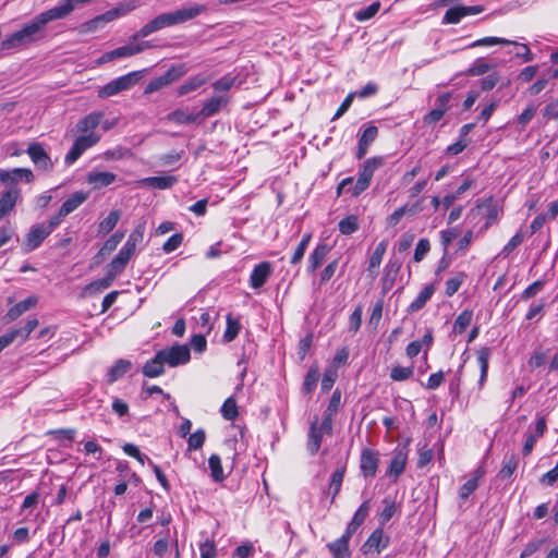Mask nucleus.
<instances>
[{
	"label": "nucleus",
	"instance_id": "3",
	"mask_svg": "<svg viewBox=\"0 0 558 558\" xmlns=\"http://www.w3.org/2000/svg\"><path fill=\"white\" fill-rule=\"evenodd\" d=\"M145 223H138L130 233L128 241L119 251L117 256L108 264L120 274L124 270L131 257L135 254L136 247L144 240Z\"/></svg>",
	"mask_w": 558,
	"mask_h": 558
},
{
	"label": "nucleus",
	"instance_id": "55",
	"mask_svg": "<svg viewBox=\"0 0 558 558\" xmlns=\"http://www.w3.org/2000/svg\"><path fill=\"white\" fill-rule=\"evenodd\" d=\"M206 434L204 429H197L193 434L190 435L187 439L189 450H197L201 449L205 442Z\"/></svg>",
	"mask_w": 558,
	"mask_h": 558
},
{
	"label": "nucleus",
	"instance_id": "21",
	"mask_svg": "<svg viewBox=\"0 0 558 558\" xmlns=\"http://www.w3.org/2000/svg\"><path fill=\"white\" fill-rule=\"evenodd\" d=\"M20 197V191L17 189H10L3 192L0 196V216L3 218L10 214Z\"/></svg>",
	"mask_w": 558,
	"mask_h": 558
},
{
	"label": "nucleus",
	"instance_id": "44",
	"mask_svg": "<svg viewBox=\"0 0 558 558\" xmlns=\"http://www.w3.org/2000/svg\"><path fill=\"white\" fill-rule=\"evenodd\" d=\"M494 45H518L517 41H513V40H509V39H506V38H501V37H494V36H490V37H484V38H481V39H477L475 41H473L470 47L471 48H474V47H488V46H494Z\"/></svg>",
	"mask_w": 558,
	"mask_h": 558
},
{
	"label": "nucleus",
	"instance_id": "31",
	"mask_svg": "<svg viewBox=\"0 0 558 558\" xmlns=\"http://www.w3.org/2000/svg\"><path fill=\"white\" fill-rule=\"evenodd\" d=\"M87 197L88 194L82 191L73 193L60 207L61 216H68L73 213Z\"/></svg>",
	"mask_w": 558,
	"mask_h": 558
},
{
	"label": "nucleus",
	"instance_id": "37",
	"mask_svg": "<svg viewBox=\"0 0 558 558\" xmlns=\"http://www.w3.org/2000/svg\"><path fill=\"white\" fill-rule=\"evenodd\" d=\"M199 119V114L197 113H189L183 109H175L168 113L167 120L175 122L178 124H191L197 122Z\"/></svg>",
	"mask_w": 558,
	"mask_h": 558
},
{
	"label": "nucleus",
	"instance_id": "59",
	"mask_svg": "<svg viewBox=\"0 0 558 558\" xmlns=\"http://www.w3.org/2000/svg\"><path fill=\"white\" fill-rule=\"evenodd\" d=\"M385 507L383 509V511L380 512V515H379V520L380 522L384 524L386 522H388L395 514L396 512V504L395 501L388 499V498H385L383 500Z\"/></svg>",
	"mask_w": 558,
	"mask_h": 558
},
{
	"label": "nucleus",
	"instance_id": "10",
	"mask_svg": "<svg viewBox=\"0 0 558 558\" xmlns=\"http://www.w3.org/2000/svg\"><path fill=\"white\" fill-rule=\"evenodd\" d=\"M389 541L390 537L385 535L381 529H376L363 544L362 550L365 555L371 553L380 554L389 545Z\"/></svg>",
	"mask_w": 558,
	"mask_h": 558
},
{
	"label": "nucleus",
	"instance_id": "15",
	"mask_svg": "<svg viewBox=\"0 0 558 558\" xmlns=\"http://www.w3.org/2000/svg\"><path fill=\"white\" fill-rule=\"evenodd\" d=\"M118 17V10H109L81 25V33H93Z\"/></svg>",
	"mask_w": 558,
	"mask_h": 558
},
{
	"label": "nucleus",
	"instance_id": "14",
	"mask_svg": "<svg viewBox=\"0 0 558 558\" xmlns=\"http://www.w3.org/2000/svg\"><path fill=\"white\" fill-rule=\"evenodd\" d=\"M49 235V230L45 229V226L37 225L32 227L26 235L24 243V252L28 253L36 250L44 240Z\"/></svg>",
	"mask_w": 558,
	"mask_h": 558
},
{
	"label": "nucleus",
	"instance_id": "24",
	"mask_svg": "<svg viewBox=\"0 0 558 558\" xmlns=\"http://www.w3.org/2000/svg\"><path fill=\"white\" fill-rule=\"evenodd\" d=\"M38 319L32 318L26 322V324L21 328H13L10 329L8 332L9 337H11L12 342L15 340H20L21 342H24L28 339L32 331L35 330V328L38 326Z\"/></svg>",
	"mask_w": 558,
	"mask_h": 558
},
{
	"label": "nucleus",
	"instance_id": "9",
	"mask_svg": "<svg viewBox=\"0 0 558 558\" xmlns=\"http://www.w3.org/2000/svg\"><path fill=\"white\" fill-rule=\"evenodd\" d=\"M27 155L38 170L50 172L53 169V162L43 144L33 142L26 149Z\"/></svg>",
	"mask_w": 558,
	"mask_h": 558
},
{
	"label": "nucleus",
	"instance_id": "1",
	"mask_svg": "<svg viewBox=\"0 0 558 558\" xmlns=\"http://www.w3.org/2000/svg\"><path fill=\"white\" fill-rule=\"evenodd\" d=\"M60 20L53 8L37 14L20 31L11 34L1 41L2 50H11L27 46L45 37V26L52 21Z\"/></svg>",
	"mask_w": 558,
	"mask_h": 558
},
{
	"label": "nucleus",
	"instance_id": "25",
	"mask_svg": "<svg viewBox=\"0 0 558 558\" xmlns=\"http://www.w3.org/2000/svg\"><path fill=\"white\" fill-rule=\"evenodd\" d=\"M38 319L32 318L26 322V324L21 328H13L10 329L8 332L9 337H11L12 342L15 340H20L21 342H24L28 339L32 331L35 330V328L38 326Z\"/></svg>",
	"mask_w": 558,
	"mask_h": 558
},
{
	"label": "nucleus",
	"instance_id": "4",
	"mask_svg": "<svg viewBox=\"0 0 558 558\" xmlns=\"http://www.w3.org/2000/svg\"><path fill=\"white\" fill-rule=\"evenodd\" d=\"M383 165V157H372L366 159L359 171V177L354 186L351 189V196L357 197L365 190H367L371 184L374 172L377 169H379Z\"/></svg>",
	"mask_w": 558,
	"mask_h": 558
},
{
	"label": "nucleus",
	"instance_id": "62",
	"mask_svg": "<svg viewBox=\"0 0 558 558\" xmlns=\"http://www.w3.org/2000/svg\"><path fill=\"white\" fill-rule=\"evenodd\" d=\"M183 242L182 233L172 234L162 245V250L165 253H171L175 251Z\"/></svg>",
	"mask_w": 558,
	"mask_h": 558
},
{
	"label": "nucleus",
	"instance_id": "64",
	"mask_svg": "<svg viewBox=\"0 0 558 558\" xmlns=\"http://www.w3.org/2000/svg\"><path fill=\"white\" fill-rule=\"evenodd\" d=\"M371 509V500L366 499L362 502V505L359 507V509L355 511L352 520L360 525H362L365 521V519L368 515V511Z\"/></svg>",
	"mask_w": 558,
	"mask_h": 558
},
{
	"label": "nucleus",
	"instance_id": "22",
	"mask_svg": "<svg viewBox=\"0 0 558 558\" xmlns=\"http://www.w3.org/2000/svg\"><path fill=\"white\" fill-rule=\"evenodd\" d=\"M118 275H120L119 271H116L114 269L111 268L110 265H107L106 276L101 279L90 282L86 287V290H90L93 292H101L112 284L113 280L117 278Z\"/></svg>",
	"mask_w": 558,
	"mask_h": 558
},
{
	"label": "nucleus",
	"instance_id": "54",
	"mask_svg": "<svg viewBox=\"0 0 558 558\" xmlns=\"http://www.w3.org/2000/svg\"><path fill=\"white\" fill-rule=\"evenodd\" d=\"M463 5H457L447 10L444 22L447 24H458L464 17Z\"/></svg>",
	"mask_w": 558,
	"mask_h": 558
},
{
	"label": "nucleus",
	"instance_id": "61",
	"mask_svg": "<svg viewBox=\"0 0 558 558\" xmlns=\"http://www.w3.org/2000/svg\"><path fill=\"white\" fill-rule=\"evenodd\" d=\"M234 82H235V77L228 74V75H225V76L220 77L219 80H217L213 84V87L217 92H227L234 85Z\"/></svg>",
	"mask_w": 558,
	"mask_h": 558
},
{
	"label": "nucleus",
	"instance_id": "52",
	"mask_svg": "<svg viewBox=\"0 0 558 558\" xmlns=\"http://www.w3.org/2000/svg\"><path fill=\"white\" fill-rule=\"evenodd\" d=\"M473 313L472 311L465 310L462 313L458 315V317L454 320V331L458 333H463L466 328L470 326L472 322Z\"/></svg>",
	"mask_w": 558,
	"mask_h": 558
},
{
	"label": "nucleus",
	"instance_id": "20",
	"mask_svg": "<svg viewBox=\"0 0 558 558\" xmlns=\"http://www.w3.org/2000/svg\"><path fill=\"white\" fill-rule=\"evenodd\" d=\"M324 435H325V433L318 428V420H317V417H315L310 426L308 441H307V450L312 456H314L318 452Z\"/></svg>",
	"mask_w": 558,
	"mask_h": 558
},
{
	"label": "nucleus",
	"instance_id": "58",
	"mask_svg": "<svg viewBox=\"0 0 558 558\" xmlns=\"http://www.w3.org/2000/svg\"><path fill=\"white\" fill-rule=\"evenodd\" d=\"M429 250H430L429 241L427 239H421L417 242L415 251H414V255H413L414 262L420 263L421 260H423V258L429 252Z\"/></svg>",
	"mask_w": 558,
	"mask_h": 558
},
{
	"label": "nucleus",
	"instance_id": "2",
	"mask_svg": "<svg viewBox=\"0 0 558 558\" xmlns=\"http://www.w3.org/2000/svg\"><path fill=\"white\" fill-rule=\"evenodd\" d=\"M204 11H206V5L195 3L192 5L183 7L173 12L162 13L146 23L136 34L132 36V39L137 40L140 38L147 37L150 34L165 27L187 22L198 16Z\"/></svg>",
	"mask_w": 558,
	"mask_h": 558
},
{
	"label": "nucleus",
	"instance_id": "33",
	"mask_svg": "<svg viewBox=\"0 0 558 558\" xmlns=\"http://www.w3.org/2000/svg\"><path fill=\"white\" fill-rule=\"evenodd\" d=\"M402 260L397 257H391L385 266L384 286L392 287L396 278L401 269Z\"/></svg>",
	"mask_w": 558,
	"mask_h": 558
},
{
	"label": "nucleus",
	"instance_id": "40",
	"mask_svg": "<svg viewBox=\"0 0 558 558\" xmlns=\"http://www.w3.org/2000/svg\"><path fill=\"white\" fill-rule=\"evenodd\" d=\"M483 476V472L477 469L474 475L469 478L460 488L459 496L462 500H466L471 494L478 487V480Z\"/></svg>",
	"mask_w": 558,
	"mask_h": 558
},
{
	"label": "nucleus",
	"instance_id": "41",
	"mask_svg": "<svg viewBox=\"0 0 558 558\" xmlns=\"http://www.w3.org/2000/svg\"><path fill=\"white\" fill-rule=\"evenodd\" d=\"M205 83H206V77H204L203 75H199V74L194 75V76L190 77L189 80H186L182 85L179 86L178 95L183 96L189 93H192V92L196 90L197 88H199Z\"/></svg>",
	"mask_w": 558,
	"mask_h": 558
},
{
	"label": "nucleus",
	"instance_id": "5",
	"mask_svg": "<svg viewBox=\"0 0 558 558\" xmlns=\"http://www.w3.org/2000/svg\"><path fill=\"white\" fill-rule=\"evenodd\" d=\"M141 78V72H131L125 75H122L120 77H117L106 85H104L99 92L98 97L99 98H108L111 96H114L121 92L129 90L133 86L136 85L138 80Z\"/></svg>",
	"mask_w": 558,
	"mask_h": 558
},
{
	"label": "nucleus",
	"instance_id": "8",
	"mask_svg": "<svg viewBox=\"0 0 558 558\" xmlns=\"http://www.w3.org/2000/svg\"><path fill=\"white\" fill-rule=\"evenodd\" d=\"M151 46L149 45L148 41H142V43H138V44H131V45H125V46H122V47H119V48H116L111 51H107L105 52L98 60H97V63L98 64H104V63H107V62H110V61H113V60H117V59H121V58H128V57H132L134 54H137L148 48H150Z\"/></svg>",
	"mask_w": 558,
	"mask_h": 558
},
{
	"label": "nucleus",
	"instance_id": "18",
	"mask_svg": "<svg viewBox=\"0 0 558 558\" xmlns=\"http://www.w3.org/2000/svg\"><path fill=\"white\" fill-rule=\"evenodd\" d=\"M330 251V246L326 243L318 244L314 251L311 253L307 259V271L314 272L317 268H319L325 260L326 256Z\"/></svg>",
	"mask_w": 558,
	"mask_h": 558
},
{
	"label": "nucleus",
	"instance_id": "53",
	"mask_svg": "<svg viewBox=\"0 0 558 558\" xmlns=\"http://www.w3.org/2000/svg\"><path fill=\"white\" fill-rule=\"evenodd\" d=\"M318 377V369L316 367H311L305 375L303 383V390L305 393H311L316 388Z\"/></svg>",
	"mask_w": 558,
	"mask_h": 558
},
{
	"label": "nucleus",
	"instance_id": "43",
	"mask_svg": "<svg viewBox=\"0 0 558 558\" xmlns=\"http://www.w3.org/2000/svg\"><path fill=\"white\" fill-rule=\"evenodd\" d=\"M186 73V68L184 64H178L172 65L170 69H168L165 74H162L160 77L166 86L170 85L171 83L178 81L180 77H182Z\"/></svg>",
	"mask_w": 558,
	"mask_h": 558
},
{
	"label": "nucleus",
	"instance_id": "56",
	"mask_svg": "<svg viewBox=\"0 0 558 558\" xmlns=\"http://www.w3.org/2000/svg\"><path fill=\"white\" fill-rule=\"evenodd\" d=\"M124 238V233L122 232H116L112 234L102 245V247L99 251V254L110 253L117 248L119 243Z\"/></svg>",
	"mask_w": 558,
	"mask_h": 558
},
{
	"label": "nucleus",
	"instance_id": "46",
	"mask_svg": "<svg viewBox=\"0 0 558 558\" xmlns=\"http://www.w3.org/2000/svg\"><path fill=\"white\" fill-rule=\"evenodd\" d=\"M495 68L494 64L485 62L483 59L475 60L466 70L465 74L470 76H481Z\"/></svg>",
	"mask_w": 558,
	"mask_h": 558
},
{
	"label": "nucleus",
	"instance_id": "34",
	"mask_svg": "<svg viewBox=\"0 0 558 558\" xmlns=\"http://www.w3.org/2000/svg\"><path fill=\"white\" fill-rule=\"evenodd\" d=\"M349 539L341 536L340 538L327 545L332 558H350Z\"/></svg>",
	"mask_w": 558,
	"mask_h": 558
},
{
	"label": "nucleus",
	"instance_id": "48",
	"mask_svg": "<svg viewBox=\"0 0 558 558\" xmlns=\"http://www.w3.org/2000/svg\"><path fill=\"white\" fill-rule=\"evenodd\" d=\"M380 7H381L380 2L375 1L371 5L356 11L354 13V17L359 22L368 21L377 14V12L380 10Z\"/></svg>",
	"mask_w": 558,
	"mask_h": 558
},
{
	"label": "nucleus",
	"instance_id": "38",
	"mask_svg": "<svg viewBox=\"0 0 558 558\" xmlns=\"http://www.w3.org/2000/svg\"><path fill=\"white\" fill-rule=\"evenodd\" d=\"M344 473H345V466H340L331 475V480H330L329 487H328V494L331 495V500H330L331 504H333L336 497L338 496V494L341 490V485L343 482Z\"/></svg>",
	"mask_w": 558,
	"mask_h": 558
},
{
	"label": "nucleus",
	"instance_id": "13",
	"mask_svg": "<svg viewBox=\"0 0 558 558\" xmlns=\"http://www.w3.org/2000/svg\"><path fill=\"white\" fill-rule=\"evenodd\" d=\"M408 461V450L405 447H398L393 457L390 461V465L387 471V475L397 481L398 477L403 473Z\"/></svg>",
	"mask_w": 558,
	"mask_h": 558
},
{
	"label": "nucleus",
	"instance_id": "63",
	"mask_svg": "<svg viewBox=\"0 0 558 558\" xmlns=\"http://www.w3.org/2000/svg\"><path fill=\"white\" fill-rule=\"evenodd\" d=\"M201 558H216L217 548L214 541L206 539L199 544Z\"/></svg>",
	"mask_w": 558,
	"mask_h": 558
},
{
	"label": "nucleus",
	"instance_id": "47",
	"mask_svg": "<svg viewBox=\"0 0 558 558\" xmlns=\"http://www.w3.org/2000/svg\"><path fill=\"white\" fill-rule=\"evenodd\" d=\"M386 250H387L386 241H381L377 244L375 251L373 252V254L369 258V264H368L369 271H372L373 269H377L380 266L383 257L386 253Z\"/></svg>",
	"mask_w": 558,
	"mask_h": 558
},
{
	"label": "nucleus",
	"instance_id": "39",
	"mask_svg": "<svg viewBox=\"0 0 558 558\" xmlns=\"http://www.w3.org/2000/svg\"><path fill=\"white\" fill-rule=\"evenodd\" d=\"M226 323H227V327L223 332L222 339L226 343H229L238 337V335L241 330V324H240L239 319H236L232 316V314L227 315Z\"/></svg>",
	"mask_w": 558,
	"mask_h": 558
},
{
	"label": "nucleus",
	"instance_id": "27",
	"mask_svg": "<svg viewBox=\"0 0 558 558\" xmlns=\"http://www.w3.org/2000/svg\"><path fill=\"white\" fill-rule=\"evenodd\" d=\"M38 319L32 318L26 322V324L21 328H13L10 329L8 332L9 337H11L12 342L15 340H20L21 342H24L28 339L32 331L35 330V328L38 326Z\"/></svg>",
	"mask_w": 558,
	"mask_h": 558
},
{
	"label": "nucleus",
	"instance_id": "16",
	"mask_svg": "<svg viewBox=\"0 0 558 558\" xmlns=\"http://www.w3.org/2000/svg\"><path fill=\"white\" fill-rule=\"evenodd\" d=\"M271 275V265L268 262H262L254 267L250 276V284L253 289L262 288Z\"/></svg>",
	"mask_w": 558,
	"mask_h": 558
},
{
	"label": "nucleus",
	"instance_id": "11",
	"mask_svg": "<svg viewBox=\"0 0 558 558\" xmlns=\"http://www.w3.org/2000/svg\"><path fill=\"white\" fill-rule=\"evenodd\" d=\"M379 464V453L371 448H364L361 453L360 469L365 477H374Z\"/></svg>",
	"mask_w": 558,
	"mask_h": 558
},
{
	"label": "nucleus",
	"instance_id": "35",
	"mask_svg": "<svg viewBox=\"0 0 558 558\" xmlns=\"http://www.w3.org/2000/svg\"><path fill=\"white\" fill-rule=\"evenodd\" d=\"M101 118V112H92L77 122L76 129L82 133L94 132V130L99 125Z\"/></svg>",
	"mask_w": 558,
	"mask_h": 558
},
{
	"label": "nucleus",
	"instance_id": "28",
	"mask_svg": "<svg viewBox=\"0 0 558 558\" xmlns=\"http://www.w3.org/2000/svg\"><path fill=\"white\" fill-rule=\"evenodd\" d=\"M132 367V363L129 360L120 359L109 368L107 373V381L112 384L123 377L126 372Z\"/></svg>",
	"mask_w": 558,
	"mask_h": 558
},
{
	"label": "nucleus",
	"instance_id": "26",
	"mask_svg": "<svg viewBox=\"0 0 558 558\" xmlns=\"http://www.w3.org/2000/svg\"><path fill=\"white\" fill-rule=\"evenodd\" d=\"M38 319L32 318L26 322V324L21 328H13L10 329L8 332L9 337H11L12 342L15 340H20L21 342H24L28 339L32 331L35 330V328L38 326Z\"/></svg>",
	"mask_w": 558,
	"mask_h": 558
},
{
	"label": "nucleus",
	"instance_id": "12",
	"mask_svg": "<svg viewBox=\"0 0 558 558\" xmlns=\"http://www.w3.org/2000/svg\"><path fill=\"white\" fill-rule=\"evenodd\" d=\"M34 179V173L28 168H14L12 170L0 169V183L14 185L22 180L26 183H31Z\"/></svg>",
	"mask_w": 558,
	"mask_h": 558
},
{
	"label": "nucleus",
	"instance_id": "42",
	"mask_svg": "<svg viewBox=\"0 0 558 558\" xmlns=\"http://www.w3.org/2000/svg\"><path fill=\"white\" fill-rule=\"evenodd\" d=\"M120 211L119 210H112L109 213V215L102 219L98 225V233L99 234H107L110 231L114 229L117 226L119 219H120Z\"/></svg>",
	"mask_w": 558,
	"mask_h": 558
},
{
	"label": "nucleus",
	"instance_id": "32",
	"mask_svg": "<svg viewBox=\"0 0 558 558\" xmlns=\"http://www.w3.org/2000/svg\"><path fill=\"white\" fill-rule=\"evenodd\" d=\"M490 349L487 347L481 348L477 351V362L480 365V379H478V388L482 389L486 383L487 379V373H488V361L490 356Z\"/></svg>",
	"mask_w": 558,
	"mask_h": 558
},
{
	"label": "nucleus",
	"instance_id": "29",
	"mask_svg": "<svg viewBox=\"0 0 558 558\" xmlns=\"http://www.w3.org/2000/svg\"><path fill=\"white\" fill-rule=\"evenodd\" d=\"M37 298L36 296H29L19 303H16L14 306H12L8 313L5 314V317L8 320L12 322L19 318L22 314L31 310L37 304Z\"/></svg>",
	"mask_w": 558,
	"mask_h": 558
},
{
	"label": "nucleus",
	"instance_id": "19",
	"mask_svg": "<svg viewBox=\"0 0 558 558\" xmlns=\"http://www.w3.org/2000/svg\"><path fill=\"white\" fill-rule=\"evenodd\" d=\"M117 175L107 171H90L87 175V183L94 189H102L112 184Z\"/></svg>",
	"mask_w": 558,
	"mask_h": 558
},
{
	"label": "nucleus",
	"instance_id": "57",
	"mask_svg": "<svg viewBox=\"0 0 558 558\" xmlns=\"http://www.w3.org/2000/svg\"><path fill=\"white\" fill-rule=\"evenodd\" d=\"M518 458L514 454L510 456L505 460L504 465L499 472V475L501 477H510L518 468Z\"/></svg>",
	"mask_w": 558,
	"mask_h": 558
},
{
	"label": "nucleus",
	"instance_id": "7",
	"mask_svg": "<svg viewBox=\"0 0 558 558\" xmlns=\"http://www.w3.org/2000/svg\"><path fill=\"white\" fill-rule=\"evenodd\" d=\"M100 140V136L96 134L95 132H90L85 135L78 136L74 143L71 149L68 151V154L64 157V161L66 165L74 163L82 154L87 150L88 148L96 145Z\"/></svg>",
	"mask_w": 558,
	"mask_h": 558
},
{
	"label": "nucleus",
	"instance_id": "30",
	"mask_svg": "<svg viewBox=\"0 0 558 558\" xmlns=\"http://www.w3.org/2000/svg\"><path fill=\"white\" fill-rule=\"evenodd\" d=\"M178 182L174 175L148 177L142 180V183L151 189L167 190Z\"/></svg>",
	"mask_w": 558,
	"mask_h": 558
},
{
	"label": "nucleus",
	"instance_id": "45",
	"mask_svg": "<svg viewBox=\"0 0 558 558\" xmlns=\"http://www.w3.org/2000/svg\"><path fill=\"white\" fill-rule=\"evenodd\" d=\"M221 415L227 421H233L239 415L236 401L233 397H229L222 403L220 409Z\"/></svg>",
	"mask_w": 558,
	"mask_h": 558
},
{
	"label": "nucleus",
	"instance_id": "36",
	"mask_svg": "<svg viewBox=\"0 0 558 558\" xmlns=\"http://www.w3.org/2000/svg\"><path fill=\"white\" fill-rule=\"evenodd\" d=\"M165 361L162 359H158V352L155 354V356L147 361L145 365L143 366V374L146 377L155 378L165 373Z\"/></svg>",
	"mask_w": 558,
	"mask_h": 558
},
{
	"label": "nucleus",
	"instance_id": "50",
	"mask_svg": "<svg viewBox=\"0 0 558 558\" xmlns=\"http://www.w3.org/2000/svg\"><path fill=\"white\" fill-rule=\"evenodd\" d=\"M339 231L344 235H350L359 229V221L356 216H348L341 219L338 223Z\"/></svg>",
	"mask_w": 558,
	"mask_h": 558
},
{
	"label": "nucleus",
	"instance_id": "6",
	"mask_svg": "<svg viewBox=\"0 0 558 558\" xmlns=\"http://www.w3.org/2000/svg\"><path fill=\"white\" fill-rule=\"evenodd\" d=\"M158 359H162L170 367L186 364L191 359L190 349L185 344H174L158 351Z\"/></svg>",
	"mask_w": 558,
	"mask_h": 558
},
{
	"label": "nucleus",
	"instance_id": "23",
	"mask_svg": "<svg viewBox=\"0 0 558 558\" xmlns=\"http://www.w3.org/2000/svg\"><path fill=\"white\" fill-rule=\"evenodd\" d=\"M435 292V288L433 284L425 286L421 292L417 294L415 300L411 302V304L408 306L407 312L409 314L415 313L420 310H422L425 304L430 300Z\"/></svg>",
	"mask_w": 558,
	"mask_h": 558
},
{
	"label": "nucleus",
	"instance_id": "60",
	"mask_svg": "<svg viewBox=\"0 0 558 558\" xmlns=\"http://www.w3.org/2000/svg\"><path fill=\"white\" fill-rule=\"evenodd\" d=\"M362 314L363 307L362 305H357L349 318V329L351 331L356 332L360 329L362 324Z\"/></svg>",
	"mask_w": 558,
	"mask_h": 558
},
{
	"label": "nucleus",
	"instance_id": "49",
	"mask_svg": "<svg viewBox=\"0 0 558 558\" xmlns=\"http://www.w3.org/2000/svg\"><path fill=\"white\" fill-rule=\"evenodd\" d=\"M211 477L215 482H221L225 480V474L221 465V460L218 454H211L208 460Z\"/></svg>",
	"mask_w": 558,
	"mask_h": 558
},
{
	"label": "nucleus",
	"instance_id": "51",
	"mask_svg": "<svg viewBox=\"0 0 558 558\" xmlns=\"http://www.w3.org/2000/svg\"><path fill=\"white\" fill-rule=\"evenodd\" d=\"M414 374V367L413 366H393L390 372V378L393 381H404L409 378H411Z\"/></svg>",
	"mask_w": 558,
	"mask_h": 558
},
{
	"label": "nucleus",
	"instance_id": "17",
	"mask_svg": "<svg viewBox=\"0 0 558 558\" xmlns=\"http://www.w3.org/2000/svg\"><path fill=\"white\" fill-rule=\"evenodd\" d=\"M229 102V98L226 96H215L207 100L203 108L199 110V118L206 119L218 113Z\"/></svg>",
	"mask_w": 558,
	"mask_h": 558
}]
</instances>
